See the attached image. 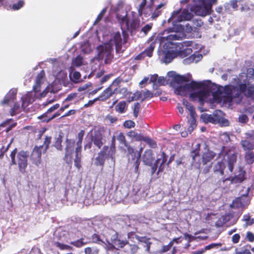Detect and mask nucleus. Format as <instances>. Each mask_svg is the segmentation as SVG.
Returning a JSON list of instances; mask_svg holds the SVG:
<instances>
[{"mask_svg":"<svg viewBox=\"0 0 254 254\" xmlns=\"http://www.w3.org/2000/svg\"><path fill=\"white\" fill-rule=\"evenodd\" d=\"M9 156L11 159L10 166H17L19 172L22 174H25L28 165V151L22 150L17 152V148H15L11 151Z\"/></svg>","mask_w":254,"mask_h":254,"instance_id":"obj_1","label":"nucleus"},{"mask_svg":"<svg viewBox=\"0 0 254 254\" xmlns=\"http://www.w3.org/2000/svg\"><path fill=\"white\" fill-rule=\"evenodd\" d=\"M116 152V137H112L110 146L105 145L98 153L95 159V164L96 166H103L106 158L113 159Z\"/></svg>","mask_w":254,"mask_h":254,"instance_id":"obj_2","label":"nucleus"},{"mask_svg":"<svg viewBox=\"0 0 254 254\" xmlns=\"http://www.w3.org/2000/svg\"><path fill=\"white\" fill-rule=\"evenodd\" d=\"M217 0H193V3L190 10L196 15L205 16L211 14L212 6L217 3Z\"/></svg>","mask_w":254,"mask_h":254,"instance_id":"obj_3","label":"nucleus"},{"mask_svg":"<svg viewBox=\"0 0 254 254\" xmlns=\"http://www.w3.org/2000/svg\"><path fill=\"white\" fill-rule=\"evenodd\" d=\"M51 136H46L42 145L34 146L30 155V160L32 164L38 167L41 164L42 152H47L51 143Z\"/></svg>","mask_w":254,"mask_h":254,"instance_id":"obj_4","label":"nucleus"},{"mask_svg":"<svg viewBox=\"0 0 254 254\" xmlns=\"http://www.w3.org/2000/svg\"><path fill=\"white\" fill-rule=\"evenodd\" d=\"M237 155L238 152L235 146H232L226 148L224 145H223L218 153V157H220L221 155L227 157L228 169L231 172H232L234 164L237 160Z\"/></svg>","mask_w":254,"mask_h":254,"instance_id":"obj_5","label":"nucleus"},{"mask_svg":"<svg viewBox=\"0 0 254 254\" xmlns=\"http://www.w3.org/2000/svg\"><path fill=\"white\" fill-rule=\"evenodd\" d=\"M175 45H176V48H179V49H176L178 57L181 58H184L190 55L188 58L184 60V62L186 64H190L194 62L197 63L202 58V56L199 54L194 53L191 54L192 50L190 48H186L182 50V48L183 47V46L181 43H177Z\"/></svg>","mask_w":254,"mask_h":254,"instance_id":"obj_6","label":"nucleus"},{"mask_svg":"<svg viewBox=\"0 0 254 254\" xmlns=\"http://www.w3.org/2000/svg\"><path fill=\"white\" fill-rule=\"evenodd\" d=\"M105 127L101 126H95L90 130L88 134L90 140L98 149H100L103 145Z\"/></svg>","mask_w":254,"mask_h":254,"instance_id":"obj_7","label":"nucleus"},{"mask_svg":"<svg viewBox=\"0 0 254 254\" xmlns=\"http://www.w3.org/2000/svg\"><path fill=\"white\" fill-rule=\"evenodd\" d=\"M241 94L247 98L254 99V85L249 82L238 83V90L236 91L235 97H239L240 101L243 98Z\"/></svg>","mask_w":254,"mask_h":254,"instance_id":"obj_8","label":"nucleus"},{"mask_svg":"<svg viewBox=\"0 0 254 254\" xmlns=\"http://www.w3.org/2000/svg\"><path fill=\"white\" fill-rule=\"evenodd\" d=\"M205 151L201 155V165L205 166L202 170V173L204 174H208L212 168V163L206 165L207 163L210 162L216 156V154L211 150L208 146L205 144Z\"/></svg>","mask_w":254,"mask_h":254,"instance_id":"obj_9","label":"nucleus"},{"mask_svg":"<svg viewBox=\"0 0 254 254\" xmlns=\"http://www.w3.org/2000/svg\"><path fill=\"white\" fill-rule=\"evenodd\" d=\"M98 55L99 58L104 59L106 64H110L113 58V55L112 54L113 48L112 45L109 43L105 44L103 45H100L97 47Z\"/></svg>","mask_w":254,"mask_h":254,"instance_id":"obj_10","label":"nucleus"},{"mask_svg":"<svg viewBox=\"0 0 254 254\" xmlns=\"http://www.w3.org/2000/svg\"><path fill=\"white\" fill-rule=\"evenodd\" d=\"M128 162L133 163L134 166V170L136 173L138 172L139 166L140 162L141 152H138L134 150L132 147H128L127 149Z\"/></svg>","mask_w":254,"mask_h":254,"instance_id":"obj_11","label":"nucleus"},{"mask_svg":"<svg viewBox=\"0 0 254 254\" xmlns=\"http://www.w3.org/2000/svg\"><path fill=\"white\" fill-rule=\"evenodd\" d=\"M207 87L208 88L209 96L211 93L213 99L219 102L222 101L223 90L222 87L220 86L219 87L214 83H212L210 80L208 81Z\"/></svg>","mask_w":254,"mask_h":254,"instance_id":"obj_12","label":"nucleus"},{"mask_svg":"<svg viewBox=\"0 0 254 254\" xmlns=\"http://www.w3.org/2000/svg\"><path fill=\"white\" fill-rule=\"evenodd\" d=\"M168 158V156L164 152V151H162L161 154V157L158 158L156 160L155 163L151 168V175H153L155 173V172L157 171L158 167V170L157 173V175L159 173V172L163 171L164 169V165L167 162Z\"/></svg>","mask_w":254,"mask_h":254,"instance_id":"obj_13","label":"nucleus"},{"mask_svg":"<svg viewBox=\"0 0 254 254\" xmlns=\"http://www.w3.org/2000/svg\"><path fill=\"white\" fill-rule=\"evenodd\" d=\"M237 90L238 86L226 85L224 87H222L223 93L224 94L223 96L224 101L231 102L233 99L239 98V97H235Z\"/></svg>","mask_w":254,"mask_h":254,"instance_id":"obj_14","label":"nucleus"},{"mask_svg":"<svg viewBox=\"0 0 254 254\" xmlns=\"http://www.w3.org/2000/svg\"><path fill=\"white\" fill-rule=\"evenodd\" d=\"M209 96L208 88H201L200 90L190 93V98L192 101L198 100L200 103H203L208 97Z\"/></svg>","mask_w":254,"mask_h":254,"instance_id":"obj_15","label":"nucleus"},{"mask_svg":"<svg viewBox=\"0 0 254 254\" xmlns=\"http://www.w3.org/2000/svg\"><path fill=\"white\" fill-rule=\"evenodd\" d=\"M65 143V155L64 159L67 163H71L72 162V154L75 145V141L72 139L66 138Z\"/></svg>","mask_w":254,"mask_h":254,"instance_id":"obj_16","label":"nucleus"},{"mask_svg":"<svg viewBox=\"0 0 254 254\" xmlns=\"http://www.w3.org/2000/svg\"><path fill=\"white\" fill-rule=\"evenodd\" d=\"M193 17V15L188 11V10H184L182 13L180 11H174L172 16L169 19V21L171 18L174 19L175 21L181 22L184 20H190Z\"/></svg>","mask_w":254,"mask_h":254,"instance_id":"obj_17","label":"nucleus"},{"mask_svg":"<svg viewBox=\"0 0 254 254\" xmlns=\"http://www.w3.org/2000/svg\"><path fill=\"white\" fill-rule=\"evenodd\" d=\"M110 241L116 246V250H119L128 245L127 240H123L121 235L115 232L110 237Z\"/></svg>","mask_w":254,"mask_h":254,"instance_id":"obj_18","label":"nucleus"},{"mask_svg":"<svg viewBox=\"0 0 254 254\" xmlns=\"http://www.w3.org/2000/svg\"><path fill=\"white\" fill-rule=\"evenodd\" d=\"M184 28L183 26L181 25H177L172 28L168 29L169 32H174V33L170 34L166 37L168 41L179 40L181 39L183 34L180 31H183Z\"/></svg>","mask_w":254,"mask_h":254,"instance_id":"obj_19","label":"nucleus"},{"mask_svg":"<svg viewBox=\"0 0 254 254\" xmlns=\"http://www.w3.org/2000/svg\"><path fill=\"white\" fill-rule=\"evenodd\" d=\"M246 172L244 170L243 168L239 167L238 175H235L231 178V183L237 184L242 183L246 179Z\"/></svg>","mask_w":254,"mask_h":254,"instance_id":"obj_20","label":"nucleus"},{"mask_svg":"<svg viewBox=\"0 0 254 254\" xmlns=\"http://www.w3.org/2000/svg\"><path fill=\"white\" fill-rule=\"evenodd\" d=\"M154 160L153 151L151 149L146 150L142 156V161L148 166H151Z\"/></svg>","mask_w":254,"mask_h":254,"instance_id":"obj_21","label":"nucleus"},{"mask_svg":"<svg viewBox=\"0 0 254 254\" xmlns=\"http://www.w3.org/2000/svg\"><path fill=\"white\" fill-rule=\"evenodd\" d=\"M114 94L121 95V98H127L128 100L129 95L132 94L131 92L128 91L127 87H122L121 86L117 87L113 90Z\"/></svg>","mask_w":254,"mask_h":254,"instance_id":"obj_22","label":"nucleus"},{"mask_svg":"<svg viewBox=\"0 0 254 254\" xmlns=\"http://www.w3.org/2000/svg\"><path fill=\"white\" fill-rule=\"evenodd\" d=\"M208 80L197 82L194 80H192L190 83H188L190 91H192L196 89H201V88H205L207 87V84Z\"/></svg>","mask_w":254,"mask_h":254,"instance_id":"obj_23","label":"nucleus"},{"mask_svg":"<svg viewBox=\"0 0 254 254\" xmlns=\"http://www.w3.org/2000/svg\"><path fill=\"white\" fill-rule=\"evenodd\" d=\"M113 95H114L113 90H112L111 85H110L106 88L97 98L99 101H105Z\"/></svg>","mask_w":254,"mask_h":254,"instance_id":"obj_24","label":"nucleus"},{"mask_svg":"<svg viewBox=\"0 0 254 254\" xmlns=\"http://www.w3.org/2000/svg\"><path fill=\"white\" fill-rule=\"evenodd\" d=\"M17 90L15 89H10L5 96L2 101L3 104H8L11 102H14L16 99Z\"/></svg>","mask_w":254,"mask_h":254,"instance_id":"obj_25","label":"nucleus"},{"mask_svg":"<svg viewBox=\"0 0 254 254\" xmlns=\"http://www.w3.org/2000/svg\"><path fill=\"white\" fill-rule=\"evenodd\" d=\"M111 43H113L117 51L121 49L122 47V38L119 32L114 33L113 38L110 40Z\"/></svg>","mask_w":254,"mask_h":254,"instance_id":"obj_26","label":"nucleus"},{"mask_svg":"<svg viewBox=\"0 0 254 254\" xmlns=\"http://www.w3.org/2000/svg\"><path fill=\"white\" fill-rule=\"evenodd\" d=\"M164 5V3H160L157 6L153 12L150 14H148L146 12H144V15L145 17H148L150 16V18L152 20L156 19L158 16L162 14V10L160 9Z\"/></svg>","mask_w":254,"mask_h":254,"instance_id":"obj_27","label":"nucleus"},{"mask_svg":"<svg viewBox=\"0 0 254 254\" xmlns=\"http://www.w3.org/2000/svg\"><path fill=\"white\" fill-rule=\"evenodd\" d=\"M21 100L22 106L25 108L34 101V96L31 92H29L21 97Z\"/></svg>","mask_w":254,"mask_h":254,"instance_id":"obj_28","label":"nucleus"},{"mask_svg":"<svg viewBox=\"0 0 254 254\" xmlns=\"http://www.w3.org/2000/svg\"><path fill=\"white\" fill-rule=\"evenodd\" d=\"M174 92L176 94L185 96L190 92L189 85H188V83H185L183 85L178 86L175 88Z\"/></svg>","mask_w":254,"mask_h":254,"instance_id":"obj_29","label":"nucleus"},{"mask_svg":"<svg viewBox=\"0 0 254 254\" xmlns=\"http://www.w3.org/2000/svg\"><path fill=\"white\" fill-rule=\"evenodd\" d=\"M127 75L126 73L124 72L122 73L120 76L114 79L113 81L112 85L118 87L121 82H128L131 80V77L128 76V77L126 78Z\"/></svg>","mask_w":254,"mask_h":254,"instance_id":"obj_30","label":"nucleus"},{"mask_svg":"<svg viewBox=\"0 0 254 254\" xmlns=\"http://www.w3.org/2000/svg\"><path fill=\"white\" fill-rule=\"evenodd\" d=\"M199 155L200 153L198 152L194 151L193 150H191L190 152V156L192 159V165L198 170L202 168V166H201L200 159L197 161L196 159V158L197 157H199Z\"/></svg>","mask_w":254,"mask_h":254,"instance_id":"obj_31","label":"nucleus"},{"mask_svg":"<svg viewBox=\"0 0 254 254\" xmlns=\"http://www.w3.org/2000/svg\"><path fill=\"white\" fill-rule=\"evenodd\" d=\"M117 19L119 20V22L121 26V28L124 33L126 30H128L129 28V19L127 17V14L125 16L120 18L119 15L117 16Z\"/></svg>","mask_w":254,"mask_h":254,"instance_id":"obj_32","label":"nucleus"},{"mask_svg":"<svg viewBox=\"0 0 254 254\" xmlns=\"http://www.w3.org/2000/svg\"><path fill=\"white\" fill-rule=\"evenodd\" d=\"M178 57L177 50H169L165 53L164 56V62L166 64L171 63L172 60Z\"/></svg>","mask_w":254,"mask_h":254,"instance_id":"obj_33","label":"nucleus"},{"mask_svg":"<svg viewBox=\"0 0 254 254\" xmlns=\"http://www.w3.org/2000/svg\"><path fill=\"white\" fill-rule=\"evenodd\" d=\"M226 168L225 163L222 161H218L213 166V170L214 173H219L221 176L224 174Z\"/></svg>","mask_w":254,"mask_h":254,"instance_id":"obj_34","label":"nucleus"},{"mask_svg":"<svg viewBox=\"0 0 254 254\" xmlns=\"http://www.w3.org/2000/svg\"><path fill=\"white\" fill-rule=\"evenodd\" d=\"M240 144L246 152L252 151L254 149V143L247 139L242 140Z\"/></svg>","mask_w":254,"mask_h":254,"instance_id":"obj_35","label":"nucleus"},{"mask_svg":"<svg viewBox=\"0 0 254 254\" xmlns=\"http://www.w3.org/2000/svg\"><path fill=\"white\" fill-rule=\"evenodd\" d=\"M168 74H174L173 77L174 80V81L178 84H182L183 83H187L189 81V78L185 76L179 74H175V72L173 71L168 72Z\"/></svg>","mask_w":254,"mask_h":254,"instance_id":"obj_36","label":"nucleus"},{"mask_svg":"<svg viewBox=\"0 0 254 254\" xmlns=\"http://www.w3.org/2000/svg\"><path fill=\"white\" fill-rule=\"evenodd\" d=\"M183 105L186 106V108L190 112V117L192 118L191 124H192L193 122L195 123V122L194 119V116L195 115V109L194 107L192 106V105L191 103H189L188 101H187L186 100H184Z\"/></svg>","mask_w":254,"mask_h":254,"instance_id":"obj_37","label":"nucleus"},{"mask_svg":"<svg viewBox=\"0 0 254 254\" xmlns=\"http://www.w3.org/2000/svg\"><path fill=\"white\" fill-rule=\"evenodd\" d=\"M242 221L245 223L243 225L244 228H247L254 224V219L252 218L249 213L245 214L243 216Z\"/></svg>","mask_w":254,"mask_h":254,"instance_id":"obj_38","label":"nucleus"},{"mask_svg":"<svg viewBox=\"0 0 254 254\" xmlns=\"http://www.w3.org/2000/svg\"><path fill=\"white\" fill-rule=\"evenodd\" d=\"M60 107V104H58V103H57L55 105H54L53 106H52V107H51L47 111L46 113H44L43 114H42V115H41L40 116H39L38 117V119H41L42 120V121L45 118H47L48 117H50V116L49 115L50 113H51L52 112H54L55 110H57V109H58Z\"/></svg>","mask_w":254,"mask_h":254,"instance_id":"obj_39","label":"nucleus"},{"mask_svg":"<svg viewBox=\"0 0 254 254\" xmlns=\"http://www.w3.org/2000/svg\"><path fill=\"white\" fill-rule=\"evenodd\" d=\"M250 246L249 245L244 246L243 247H241V245H240V247L236 249V254H251V253L249 249L250 248Z\"/></svg>","mask_w":254,"mask_h":254,"instance_id":"obj_40","label":"nucleus"},{"mask_svg":"<svg viewBox=\"0 0 254 254\" xmlns=\"http://www.w3.org/2000/svg\"><path fill=\"white\" fill-rule=\"evenodd\" d=\"M127 107V103L126 101H120L116 106L115 110L116 111L120 113L123 114L126 111V108Z\"/></svg>","mask_w":254,"mask_h":254,"instance_id":"obj_41","label":"nucleus"},{"mask_svg":"<svg viewBox=\"0 0 254 254\" xmlns=\"http://www.w3.org/2000/svg\"><path fill=\"white\" fill-rule=\"evenodd\" d=\"M140 21L137 19L133 18L131 20L130 22H129V28L127 31H132V30H136L139 26Z\"/></svg>","mask_w":254,"mask_h":254,"instance_id":"obj_42","label":"nucleus"},{"mask_svg":"<svg viewBox=\"0 0 254 254\" xmlns=\"http://www.w3.org/2000/svg\"><path fill=\"white\" fill-rule=\"evenodd\" d=\"M63 136L61 134H59L58 136L56 138L54 144V147L58 150H63Z\"/></svg>","mask_w":254,"mask_h":254,"instance_id":"obj_43","label":"nucleus"},{"mask_svg":"<svg viewBox=\"0 0 254 254\" xmlns=\"http://www.w3.org/2000/svg\"><path fill=\"white\" fill-rule=\"evenodd\" d=\"M117 139L119 141L120 144L123 145L124 146L126 147L127 149L128 148V147H130V146L127 142L126 137L123 132H120L117 137Z\"/></svg>","mask_w":254,"mask_h":254,"instance_id":"obj_44","label":"nucleus"},{"mask_svg":"<svg viewBox=\"0 0 254 254\" xmlns=\"http://www.w3.org/2000/svg\"><path fill=\"white\" fill-rule=\"evenodd\" d=\"M155 45L156 43L155 42H152L150 44L149 46L144 50L142 53L149 57H151L152 56L153 52L155 47Z\"/></svg>","mask_w":254,"mask_h":254,"instance_id":"obj_45","label":"nucleus"},{"mask_svg":"<svg viewBox=\"0 0 254 254\" xmlns=\"http://www.w3.org/2000/svg\"><path fill=\"white\" fill-rule=\"evenodd\" d=\"M244 158L247 163L252 164L254 162V153L253 151L246 152Z\"/></svg>","mask_w":254,"mask_h":254,"instance_id":"obj_46","label":"nucleus"},{"mask_svg":"<svg viewBox=\"0 0 254 254\" xmlns=\"http://www.w3.org/2000/svg\"><path fill=\"white\" fill-rule=\"evenodd\" d=\"M244 206L242 198L240 197L236 198L231 204V207L234 208H240Z\"/></svg>","mask_w":254,"mask_h":254,"instance_id":"obj_47","label":"nucleus"},{"mask_svg":"<svg viewBox=\"0 0 254 254\" xmlns=\"http://www.w3.org/2000/svg\"><path fill=\"white\" fill-rule=\"evenodd\" d=\"M54 246L58 248L61 250L71 251L73 250V248L70 246L61 243L59 242H55Z\"/></svg>","mask_w":254,"mask_h":254,"instance_id":"obj_48","label":"nucleus"},{"mask_svg":"<svg viewBox=\"0 0 254 254\" xmlns=\"http://www.w3.org/2000/svg\"><path fill=\"white\" fill-rule=\"evenodd\" d=\"M149 238H146V237L141 238V240H140V242L144 243L143 247L145 248V251L149 253L151 242L149 241Z\"/></svg>","mask_w":254,"mask_h":254,"instance_id":"obj_49","label":"nucleus"},{"mask_svg":"<svg viewBox=\"0 0 254 254\" xmlns=\"http://www.w3.org/2000/svg\"><path fill=\"white\" fill-rule=\"evenodd\" d=\"M141 97V92L139 91L135 92L132 96L129 95L128 97V102H131L133 101L138 100Z\"/></svg>","mask_w":254,"mask_h":254,"instance_id":"obj_50","label":"nucleus"},{"mask_svg":"<svg viewBox=\"0 0 254 254\" xmlns=\"http://www.w3.org/2000/svg\"><path fill=\"white\" fill-rule=\"evenodd\" d=\"M85 254H99V250L96 247H86L84 249Z\"/></svg>","mask_w":254,"mask_h":254,"instance_id":"obj_51","label":"nucleus"},{"mask_svg":"<svg viewBox=\"0 0 254 254\" xmlns=\"http://www.w3.org/2000/svg\"><path fill=\"white\" fill-rule=\"evenodd\" d=\"M143 141L147 143L151 148H155L157 147L156 142L154 140L150 137L145 136Z\"/></svg>","mask_w":254,"mask_h":254,"instance_id":"obj_52","label":"nucleus"},{"mask_svg":"<svg viewBox=\"0 0 254 254\" xmlns=\"http://www.w3.org/2000/svg\"><path fill=\"white\" fill-rule=\"evenodd\" d=\"M127 246H128L129 248L128 250H127L126 252L130 254L136 253L139 249L138 246L135 244H130L128 243V245Z\"/></svg>","mask_w":254,"mask_h":254,"instance_id":"obj_53","label":"nucleus"},{"mask_svg":"<svg viewBox=\"0 0 254 254\" xmlns=\"http://www.w3.org/2000/svg\"><path fill=\"white\" fill-rule=\"evenodd\" d=\"M84 239L80 238L76 241L71 242L70 244L76 248H81L86 244V243L83 242Z\"/></svg>","mask_w":254,"mask_h":254,"instance_id":"obj_54","label":"nucleus"},{"mask_svg":"<svg viewBox=\"0 0 254 254\" xmlns=\"http://www.w3.org/2000/svg\"><path fill=\"white\" fill-rule=\"evenodd\" d=\"M141 105L138 102L134 104L133 109V114L134 118H136L138 116L139 112L140 109Z\"/></svg>","mask_w":254,"mask_h":254,"instance_id":"obj_55","label":"nucleus"},{"mask_svg":"<svg viewBox=\"0 0 254 254\" xmlns=\"http://www.w3.org/2000/svg\"><path fill=\"white\" fill-rule=\"evenodd\" d=\"M147 0H142L141 2L139 5V7L138 8V14L139 16H141L143 14H144V12H143V10L146 5Z\"/></svg>","mask_w":254,"mask_h":254,"instance_id":"obj_56","label":"nucleus"},{"mask_svg":"<svg viewBox=\"0 0 254 254\" xmlns=\"http://www.w3.org/2000/svg\"><path fill=\"white\" fill-rule=\"evenodd\" d=\"M226 218L225 216H222L216 221L215 225L216 227L219 228L222 227L223 225L226 223Z\"/></svg>","mask_w":254,"mask_h":254,"instance_id":"obj_57","label":"nucleus"},{"mask_svg":"<svg viewBox=\"0 0 254 254\" xmlns=\"http://www.w3.org/2000/svg\"><path fill=\"white\" fill-rule=\"evenodd\" d=\"M249 120V118L246 114H241L238 117L239 122L242 124H247Z\"/></svg>","mask_w":254,"mask_h":254,"instance_id":"obj_58","label":"nucleus"},{"mask_svg":"<svg viewBox=\"0 0 254 254\" xmlns=\"http://www.w3.org/2000/svg\"><path fill=\"white\" fill-rule=\"evenodd\" d=\"M85 134V130H81L77 134V141L76 143V144H82V140L83 137Z\"/></svg>","mask_w":254,"mask_h":254,"instance_id":"obj_59","label":"nucleus"},{"mask_svg":"<svg viewBox=\"0 0 254 254\" xmlns=\"http://www.w3.org/2000/svg\"><path fill=\"white\" fill-rule=\"evenodd\" d=\"M123 126L126 128H130L134 127L135 126V124L131 120H127L124 123Z\"/></svg>","mask_w":254,"mask_h":254,"instance_id":"obj_60","label":"nucleus"},{"mask_svg":"<svg viewBox=\"0 0 254 254\" xmlns=\"http://www.w3.org/2000/svg\"><path fill=\"white\" fill-rule=\"evenodd\" d=\"M167 83L165 77L163 76L158 77L155 86H162L165 85Z\"/></svg>","mask_w":254,"mask_h":254,"instance_id":"obj_61","label":"nucleus"},{"mask_svg":"<svg viewBox=\"0 0 254 254\" xmlns=\"http://www.w3.org/2000/svg\"><path fill=\"white\" fill-rule=\"evenodd\" d=\"M20 105L18 103H15L13 107L10 111V114L11 116H13L16 115L17 111L19 109Z\"/></svg>","mask_w":254,"mask_h":254,"instance_id":"obj_62","label":"nucleus"},{"mask_svg":"<svg viewBox=\"0 0 254 254\" xmlns=\"http://www.w3.org/2000/svg\"><path fill=\"white\" fill-rule=\"evenodd\" d=\"M91 239L93 243H99L100 242H103L101 240L100 236L99 234L94 233L91 236Z\"/></svg>","mask_w":254,"mask_h":254,"instance_id":"obj_63","label":"nucleus"},{"mask_svg":"<svg viewBox=\"0 0 254 254\" xmlns=\"http://www.w3.org/2000/svg\"><path fill=\"white\" fill-rule=\"evenodd\" d=\"M45 76V72L44 70H42L37 75L36 81L42 83V80Z\"/></svg>","mask_w":254,"mask_h":254,"instance_id":"obj_64","label":"nucleus"}]
</instances>
